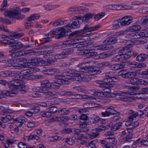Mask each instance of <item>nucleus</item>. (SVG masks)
<instances>
[{
    "instance_id": "nucleus-1",
    "label": "nucleus",
    "mask_w": 148,
    "mask_h": 148,
    "mask_svg": "<svg viewBox=\"0 0 148 148\" xmlns=\"http://www.w3.org/2000/svg\"><path fill=\"white\" fill-rule=\"evenodd\" d=\"M77 70L67 69L65 70V73L69 74L71 77H78L79 74L77 73L78 71L85 73H92L94 74H99L101 73V68L100 67L90 66L86 65L85 64H79L77 66Z\"/></svg>"
},
{
    "instance_id": "nucleus-2",
    "label": "nucleus",
    "mask_w": 148,
    "mask_h": 148,
    "mask_svg": "<svg viewBox=\"0 0 148 148\" xmlns=\"http://www.w3.org/2000/svg\"><path fill=\"white\" fill-rule=\"evenodd\" d=\"M108 91L104 90L105 92L100 91L99 90V92L97 93L96 96L106 98L115 97L119 96L120 97H118V98L119 99V100L121 101L130 102L132 101L133 100L132 98L129 97L123 96L122 95L123 93L121 91L114 92L112 93L111 92L110 89H108Z\"/></svg>"
},
{
    "instance_id": "nucleus-3",
    "label": "nucleus",
    "mask_w": 148,
    "mask_h": 148,
    "mask_svg": "<svg viewBox=\"0 0 148 148\" xmlns=\"http://www.w3.org/2000/svg\"><path fill=\"white\" fill-rule=\"evenodd\" d=\"M66 26L57 28L56 29H53L46 35V36H51L52 35H56L55 38L57 39H60L67 35V30L66 29Z\"/></svg>"
},
{
    "instance_id": "nucleus-4",
    "label": "nucleus",
    "mask_w": 148,
    "mask_h": 148,
    "mask_svg": "<svg viewBox=\"0 0 148 148\" xmlns=\"http://www.w3.org/2000/svg\"><path fill=\"white\" fill-rule=\"evenodd\" d=\"M5 14L6 16H9V18L12 17L13 18H16L18 20H22L25 17L24 15L22 14L18 10H13V11H6Z\"/></svg>"
},
{
    "instance_id": "nucleus-5",
    "label": "nucleus",
    "mask_w": 148,
    "mask_h": 148,
    "mask_svg": "<svg viewBox=\"0 0 148 148\" xmlns=\"http://www.w3.org/2000/svg\"><path fill=\"white\" fill-rule=\"evenodd\" d=\"M105 81L107 83L117 82L120 80L118 77L113 72H109L106 73L105 74Z\"/></svg>"
},
{
    "instance_id": "nucleus-6",
    "label": "nucleus",
    "mask_w": 148,
    "mask_h": 148,
    "mask_svg": "<svg viewBox=\"0 0 148 148\" xmlns=\"http://www.w3.org/2000/svg\"><path fill=\"white\" fill-rule=\"evenodd\" d=\"M23 85L22 80L14 79L9 83V87L13 89V90H17H17Z\"/></svg>"
},
{
    "instance_id": "nucleus-7",
    "label": "nucleus",
    "mask_w": 148,
    "mask_h": 148,
    "mask_svg": "<svg viewBox=\"0 0 148 148\" xmlns=\"http://www.w3.org/2000/svg\"><path fill=\"white\" fill-rule=\"evenodd\" d=\"M56 47L51 48L50 49L46 50L44 52V51H39L38 53L39 54H42L44 52L46 53L44 54V57L46 58H49L50 57L52 56V53H53L55 50L59 49L61 47V45H56Z\"/></svg>"
},
{
    "instance_id": "nucleus-8",
    "label": "nucleus",
    "mask_w": 148,
    "mask_h": 148,
    "mask_svg": "<svg viewBox=\"0 0 148 148\" xmlns=\"http://www.w3.org/2000/svg\"><path fill=\"white\" fill-rule=\"evenodd\" d=\"M130 40H126L122 41L124 43L127 44L126 46L122 47L121 48L119 51L118 53L119 54H121V55H123L125 56L126 58V54L127 53V50H129L132 46V44L130 43H128L130 42Z\"/></svg>"
},
{
    "instance_id": "nucleus-9",
    "label": "nucleus",
    "mask_w": 148,
    "mask_h": 148,
    "mask_svg": "<svg viewBox=\"0 0 148 148\" xmlns=\"http://www.w3.org/2000/svg\"><path fill=\"white\" fill-rule=\"evenodd\" d=\"M73 51V49L72 48H66L64 49L62 52L56 55V58L59 59H61L66 57L68 55L71 54Z\"/></svg>"
},
{
    "instance_id": "nucleus-10",
    "label": "nucleus",
    "mask_w": 148,
    "mask_h": 148,
    "mask_svg": "<svg viewBox=\"0 0 148 148\" xmlns=\"http://www.w3.org/2000/svg\"><path fill=\"white\" fill-rule=\"evenodd\" d=\"M106 129V127L103 125H101L98 126L97 128L95 129L96 132H93L91 134L88 135V139H92L97 137L99 134V132L104 130Z\"/></svg>"
},
{
    "instance_id": "nucleus-11",
    "label": "nucleus",
    "mask_w": 148,
    "mask_h": 148,
    "mask_svg": "<svg viewBox=\"0 0 148 148\" xmlns=\"http://www.w3.org/2000/svg\"><path fill=\"white\" fill-rule=\"evenodd\" d=\"M51 83L48 80L43 81L41 84L42 86L37 88L38 92H45V91L46 90V88H51Z\"/></svg>"
},
{
    "instance_id": "nucleus-12",
    "label": "nucleus",
    "mask_w": 148,
    "mask_h": 148,
    "mask_svg": "<svg viewBox=\"0 0 148 148\" xmlns=\"http://www.w3.org/2000/svg\"><path fill=\"white\" fill-rule=\"evenodd\" d=\"M23 46V44L18 40H12V43L10 46L14 47V48L10 51L14 52L18 51L20 49L22 48Z\"/></svg>"
},
{
    "instance_id": "nucleus-13",
    "label": "nucleus",
    "mask_w": 148,
    "mask_h": 148,
    "mask_svg": "<svg viewBox=\"0 0 148 148\" xmlns=\"http://www.w3.org/2000/svg\"><path fill=\"white\" fill-rule=\"evenodd\" d=\"M79 16L76 17L77 19H75L73 21L71 24H68L66 25V29H75L78 27L80 26L79 23L81 21L80 20Z\"/></svg>"
},
{
    "instance_id": "nucleus-14",
    "label": "nucleus",
    "mask_w": 148,
    "mask_h": 148,
    "mask_svg": "<svg viewBox=\"0 0 148 148\" xmlns=\"http://www.w3.org/2000/svg\"><path fill=\"white\" fill-rule=\"evenodd\" d=\"M78 42L72 39L64 41L62 44L65 47L72 46L73 48H77Z\"/></svg>"
},
{
    "instance_id": "nucleus-15",
    "label": "nucleus",
    "mask_w": 148,
    "mask_h": 148,
    "mask_svg": "<svg viewBox=\"0 0 148 148\" xmlns=\"http://www.w3.org/2000/svg\"><path fill=\"white\" fill-rule=\"evenodd\" d=\"M100 26L99 25H96L95 26L90 27L89 26V25H87L85 26L82 29L80 30V32H82L87 31L86 32L87 33L86 34H90L91 31H93L97 30V29L100 27Z\"/></svg>"
},
{
    "instance_id": "nucleus-16",
    "label": "nucleus",
    "mask_w": 148,
    "mask_h": 148,
    "mask_svg": "<svg viewBox=\"0 0 148 148\" xmlns=\"http://www.w3.org/2000/svg\"><path fill=\"white\" fill-rule=\"evenodd\" d=\"M43 60L42 58H32L30 59V64L36 66L42 65Z\"/></svg>"
},
{
    "instance_id": "nucleus-17",
    "label": "nucleus",
    "mask_w": 148,
    "mask_h": 148,
    "mask_svg": "<svg viewBox=\"0 0 148 148\" xmlns=\"http://www.w3.org/2000/svg\"><path fill=\"white\" fill-rule=\"evenodd\" d=\"M18 93L17 90L11 91L1 90L0 91V95L3 97L4 96L14 97Z\"/></svg>"
},
{
    "instance_id": "nucleus-18",
    "label": "nucleus",
    "mask_w": 148,
    "mask_h": 148,
    "mask_svg": "<svg viewBox=\"0 0 148 148\" xmlns=\"http://www.w3.org/2000/svg\"><path fill=\"white\" fill-rule=\"evenodd\" d=\"M127 65H129L134 68H141L146 66V64L144 63H138L134 61H127Z\"/></svg>"
},
{
    "instance_id": "nucleus-19",
    "label": "nucleus",
    "mask_w": 148,
    "mask_h": 148,
    "mask_svg": "<svg viewBox=\"0 0 148 148\" xmlns=\"http://www.w3.org/2000/svg\"><path fill=\"white\" fill-rule=\"evenodd\" d=\"M72 98L76 99H86L90 100V101H94V100H96V98L93 97L92 96L82 95L80 94H74Z\"/></svg>"
},
{
    "instance_id": "nucleus-20",
    "label": "nucleus",
    "mask_w": 148,
    "mask_h": 148,
    "mask_svg": "<svg viewBox=\"0 0 148 148\" xmlns=\"http://www.w3.org/2000/svg\"><path fill=\"white\" fill-rule=\"evenodd\" d=\"M23 64H17V65H15L14 66L20 67L21 68H29V65H28V64H30V59L28 58H23Z\"/></svg>"
},
{
    "instance_id": "nucleus-21",
    "label": "nucleus",
    "mask_w": 148,
    "mask_h": 148,
    "mask_svg": "<svg viewBox=\"0 0 148 148\" xmlns=\"http://www.w3.org/2000/svg\"><path fill=\"white\" fill-rule=\"evenodd\" d=\"M132 21L131 16H126L123 17L120 20V23L121 25H127L130 24Z\"/></svg>"
},
{
    "instance_id": "nucleus-22",
    "label": "nucleus",
    "mask_w": 148,
    "mask_h": 148,
    "mask_svg": "<svg viewBox=\"0 0 148 148\" xmlns=\"http://www.w3.org/2000/svg\"><path fill=\"white\" fill-rule=\"evenodd\" d=\"M56 79L54 81L58 84H66L67 81L65 80V77L62 75H56L55 76Z\"/></svg>"
},
{
    "instance_id": "nucleus-23",
    "label": "nucleus",
    "mask_w": 148,
    "mask_h": 148,
    "mask_svg": "<svg viewBox=\"0 0 148 148\" xmlns=\"http://www.w3.org/2000/svg\"><path fill=\"white\" fill-rule=\"evenodd\" d=\"M95 15L92 13H88L85 14L84 16H79L80 20L82 22L84 23H87L89 19L92 18Z\"/></svg>"
},
{
    "instance_id": "nucleus-24",
    "label": "nucleus",
    "mask_w": 148,
    "mask_h": 148,
    "mask_svg": "<svg viewBox=\"0 0 148 148\" xmlns=\"http://www.w3.org/2000/svg\"><path fill=\"white\" fill-rule=\"evenodd\" d=\"M84 54H88L90 57L96 56L97 55V53L95 52V49H86L83 50Z\"/></svg>"
},
{
    "instance_id": "nucleus-25",
    "label": "nucleus",
    "mask_w": 148,
    "mask_h": 148,
    "mask_svg": "<svg viewBox=\"0 0 148 148\" xmlns=\"http://www.w3.org/2000/svg\"><path fill=\"white\" fill-rule=\"evenodd\" d=\"M117 39L116 37H111L107 39L103 42V44H106V45H110L112 47L111 49L113 48V46L112 45L115 43L117 42Z\"/></svg>"
},
{
    "instance_id": "nucleus-26",
    "label": "nucleus",
    "mask_w": 148,
    "mask_h": 148,
    "mask_svg": "<svg viewBox=\"0 0 148 148\" xmlns=\"http://www.w3.org/2000/svg\"><path fill=\"white\" fill-rule=\"evenodd\" d=\"M112 47L110 45H106V44L103 45H99L95 46L94 47L95 49L97 50H107L111 49Z\"/></svg>"
},
{
    "instance_id": "nucleus-27",
    "label": "nucleus",
    "mask_w": 148,
    "mask_h": 148,
    "mask_svg": "<svg viewBox=\"0 0 148 148\" xmlns=\"http://www.w3.org/2000/svg\"><path fill=\"white\" fill-rule=\"evenodd\" d=\"M125 57L123 55H121V54H118L112 58L111 60L112 61L114 62H121L123 60H125Z\"/></svg>"
},
{
    "instance_id": "nucleus-28",
    "label": "nucleus",
    "mask_w": 148,
    "mask_h": 148,
    "mask_svg": "<svg viewBox=\"0 0 148 148\" xmlns=\"http://www.w3.org/2000/svg\"><path fill=\"white\" fill-rule=\"evenodd\" d=\"M78 43L79 44H78L77 50L82 51L83 53V50L85 49H84V47H85L86 46L85 45L86 44V42L84 41L82 42H78Z\"/></svg>"
},
{
    "instance_id": "nucleus-29",
    "label": "nucleus",
    "mask_w": 148,
    "mask_h": 148,
    "mask_svg": "<svg viewBox=\"0 0 148 148\" xmlns=\"http://www.w3.org/2000/svg\"><path fill=\"white\" fill-rule=\"evenodd\" d=\"M17 62V58L15 57H12L11 58L8 59V64H11V66L8 65L6 66V68H7V67H15L14 66L15 65L16 63Z\"/></svg>"
},
{
    "instance_id": "nucleus-30",
    "label": "nucleus",
    "mask_w": 148,
    "mask_h": 148,
    "mask_svg": "<svg viewBox=\"0 0 148 148\" xmlns=\"http://www.w3.org/2000/svg\"><path fill=\"white\" fill-rule=\"evenodd\" d=\"M147 57V55L140 54L136 57V60L139 62H142L145 60Z\"/></svg>"
},
{
    "instance_id": "nucleus-31",
    "label": "nucleus",
    "mask_w": 148,
    "mask_h": 148,
    "mask_svg": "<svg viewBox=\"0 0 148 148\" xmlns=\"http://www.w3.org/2000/svg\"><path fill=\"white\" fill-rule=\"evenodd\" d=\"M40 17V15L37 14H33L27 18L26 21L30 22L33 20L38 19Z\"/></svg>"
},
{
    "instance_id": "nucleus-32",
    "label": "nucleus",
    "mask_w": 148,
    "mask_h": 148,
    "mask_svg": "<svg viewBox=\"0 0 148 148\" xmlns=\"http://www.w3.org/2000/svg\"><path fill=\"white\" fill-rule=\"evenodd\" d=\"M64 21L59 19L56 20L54 22H51L50 24L53 25L55 27H57L63 25L64 23Z\"/></svg>"
},
{
    "instance_id": "nucleus-33",
    "label": "nucleus",
    "mask_w": 148,
    "mask_h": 148,
    "mask_svg": "<svg viewBox=\"0 0 148 148\" xmlns=\"http://www.w3.org/2000/svg\"><path fill=\"white\" fill-rule=\"evenodd\" d=\"M134 82L140 85H146L147 84V82L146 81L144 80L140 79L138 78L134 77Z\"/></svg>"
},
{
    "instance_id": "nucleus-34",
    "label": "nucleus",
    "mask_w": 148,
    "mask_h": 148,
    "mask_svg": "<svg viewBox=\"0 0 148 148\" xmlns=\"http://www.w3.org/2000/svg\"><path fill=\"white\" fill-rule=\"evenodd\" d=\"M55 58V59H49L46 61L43 60L42 65H49L57 61Z\"/></svg>"
},
{
    "instance_id": "nucleus-35",
    "label": "nucleus",
    "mask_w": 148,
    "mask_h": 148,
    "mask_svg": "<svg viewBox=\"0 0 148 148\" xmlns=\"http://www.w3.org/2000/svg\"><path fill=\"white\" fill-rule=\"evenodd\" d=\"M70 111L68 108H64L58 111V114L60 115H67L69 114Z\"/></svg>"
},
{
    "instance_id": "nucleus-36",
    "label": "nucleus",
    "mask_w": 148,
    "mask_h": 148,
    "mask_svg": "<svg viewBox=\"0 0 148 148\" xmlns=\"http://www.w3.org/2000/svg\"><path fill=\"white\" fill-rule=\"evenodd\" d=\"M138 53L136 52L133 51H129L127 50V53H126V58L125 60L130 58L131 56H136L138 55Z\"/></svg>"
},
{
    "instance_id": "nucleus-37",
    "label": "nucleus",
    "mask_w": 148,
    "mask_h": 148,
    "mask_svg": "<svg viewBox=\"0 0 148 148\" xmlns=\"http://www.w3.org/2000/svg\"><path fill=\"white\" fill-rule=\"evenodd\" d=\"M27 119L25 117H23L22 118H18L15 119V121L17 123H20L19 125V127H21L23 125V123L25 122Z\"/></svg>"
},
{
    "instance_id": "nucleus-38",
    "label": "nucleus",
    "mask_w": 148,
    "mask_h": 148,
    "mask_svg": "<svg viewBox=\"0 0 148 148\" xmlns=\"http://www.w3.org/2000/svg\"><path fill=\"white\" fill-rule=\"evenodd\" d=\"M136 75V73L135 72H126L125 78L130 79L132 77H135Z\"/></svg>"
},
{
    "instance_id": "nucleus-39",
    "label": "nucleus",
    "mask_w": 148,
    "mask_h": 148,
    "mask_svg": "<svg viewBox=\"0 0 148 148\" xmlns=\"http://www.w3.org/2000/svg\"><path fill=\"white\" fill-rule=\"evenodd\" d=\"M129 85H128V89H132L133 90H138L139 88L136 84L130 83L128 84Z\"/></svg>"
},
{
    "instance_id": "nucleus-40",
    "label": "nucleus",
    "mask_w": 148,
    "mask_h": 148,
    "mask_svg": "<svg viewBox=\"0 0 148 148\" xmlns=\"http://www.w3.org/2000/svg\"><path fill=\"white\" fill-rule=\"evenodd\" d=\"M141 28V27L140 25H135L130 27V30L132 32H136L139 30Z\"/></svg>"
},
{
    "instance_id": "nucleus-41",
    "label": "nucleus",
    "mask_w": 148,
    "mask_h": 148,
    "mask_svg": "<svg viewBox=\"0 0 148 148\" xmlns=\"http://www.w3.org/2000/svg\"><path fill=\"white\" fill-rule=\"evenodd\" d=\"M122 126V123L120 122L117 123L113 126L110 129L112 131H115L119 129Z\"/></svg>"
},
{
    "instance_id": "nucleus-42",
    "label": "nucleus",
    "mask_w": 148,
    "mask_h": 148,
    "mask_svg": "<svg viewBox=\"0 0 148 148\" xmlns=\"http://www.w3.org/2000/svg\"><path fill=\"white\" fill-rule=\"evenodd\" d=\"M145 32H139L136 33L134 34V38H140L145 37Z\"/></svg>"
},
{
    "instance_id": "nucleus-43",
    "label": "nucleus",
    "mask_w": 148,
    "mask_h": 148,
    "mask_svg": "<svg viewBox=\"0 0 148 148\" xmlns=\"http://www.w3.org/2000/svg\"><path fill=\"white\" fill-rule=\"evenodd\" d=\"M67 29L68 30L67 31V33L66 35L69 37L73 36L75 35L77 33H79L80 32V31H77L73 32L70 30V29Z\"/></svg>"
},
{
    "instance_id": "nucleus-44",
    "label": "nucleus",
    "mask_w": 148,
    "mask_h": 148,
    "mask_svg": "<svg viewBox=\"0 0 148 148\" xmlns=\"http://www.w3.org/2000/svg\"><path fill=\"white\" fill-rule=\"evenodd\" d=\"M109 113L110 115H113L116 114V113L118 114V115H119L120 113H117V112L114 109V108L112 107H110L109 108L106 109Z\"/></svg>"
},
{
    "instance_id": "nucleus-45",
    "label": "nucleus",
    "mask_w": 148,
    "mask_h": 148,
    "mask_svg": "<svg viewBox=\"0 0 148 148\" xmlns=\"http://www.w3.org/2000/svg\"><path fill=\"white\" fill-rule=\"evenodd\" d=\"M8 6V4L7 0H4L1 5V8L0 9V10L1 11L5 10Z\"/></svg>"
},
{
    "instance_id": "nucleus-46",
    "label": "nucleus",
    "mask_w": 148,
    "mask_h": 148,
    "mask_svg": "<svg viewBox=\"0 0 148 148\" xmlns=\"http://www.w3.org/2000/svg\"><path fill=\"white\" fill-rule=\"evenodd\" d=\"M105 15V13L104 12H100L96 15L94 17V19L95 21H97L100 18H102Z\"/></svg>"
},
{
    "instance_id": "nucleus-47",
    "label": "nucleus",
    "mask_w": 148,
    "mask_h": 148,
    "mask_svg": "<svg viewBox=\"0 0 148 148\" xmlns=\"http://www.w3.org/2000/svg\"><path fill=\"white\" fill-rule=\"evenodd\" d=\"M13 53L10 54V56L11 57H18L23 56V54L22 52L21 51H18L15 52V51L13 52Z\"/></svg>"
},
{
    "instance_id": "nucleus-48",
    "label": "nucleus",
    "mask_w": 148,
    "mask_h": 148,
    "mask_svg": "<svg viewBox=\"0 0 148 148\" xmlns=\"http://www.w3.org/2000/svg\"><path fill=\"white\" fill-rule=\"evenodd\" d=\"M58 45L57 44H54L53 45H46L44 46H42L41 47H40V48L42 49H46V50L47 49H50L51 48H55V47H56V45Z\"/></svg>"
},
{
    "instance_id": "nucleus-49",
    "label": "nucleus",
    "mask_w": 148,
    "mask_h": 148,
    "mask_svg": "<svg viewBox=\"0 0 148 148\" xmlns=\"http://www.w3.org/2000/svg\"><path fill=\"white\" fill-rule=\"evenodd\" d=\"M119 21H120L119 19H118L114 21V23L112 24V27L113 29H118L120 25L119 23Z\"/></svg>"
},
{
    "instance_id": "nucleus-50",
    "label": "nucleus",
    "mask_w": 148,
    "mask_h": 148,
    "mask_svg": "<svg viewBox=\"0 0 148 148\" xmlns=\"http://www.w3.org/2000/svg\"><path fill=\"white\" fill-rule=\"evenodd\" d=\"M61 138H62L61 137L56 136H54L50 137L49 138V140L50 142H52L56 140H60Z\"/></svg>"
},
{
    "instance_id": "nucleus-51",
    "label": "nucleus",
    "mask_w": 148,
    "mask_h": 148,
    "mask_svg": "<svg viewBox=\"0 0 148 148\" xmlns=\"http://www.w3.org/2000/svg\"><path fill=\"white\" fill-rule=\"evenodd\" d=\"M138 115V113L136 112L134 113V112H133L132 114L128 118V121L130 122H132L134 118H136Z\"/></svg>"
},
{
    "instance_id": "nucleus-52",
    "label": "nucleus",
    "mask_w": 148,
    "mask_h": 148,
    "mask_svg": "<svg viewBox=\"0 0 148 148\" xmlns=\"http://www.w3.org/2000/svg\"><path fill=\"white\" fill-rule=\"evenodd\" d=\"M99 65V66L101 68H104L107 67H109L110 68V64L108 62H106L100 63Z\"/></svg>"
},
{
    "instance_id": "nucleus-53",
    "label": "nucleus",
    "mask_w": 148,
    "mask_h": 148,
    "mask_svg": "<svg viewBox=\"0 0 148 148\" xmlns=\"http://www.w3.org/2000/svg\"><path fill=\"white\" fill-rule=\"evenodd\" d=\"M133 137V136L132 134H129L127 135L126 137L124 138L125 139L124 140L126 142H129L131 141H133L131 139Z\"/></svg>"
},
{
    "instance_id": "nucleus-54",
    "label": "nucleus",
    "mask_w": 148,
    "mask_h": 148,
    "mask_svg": "<svg viewBox=\"0 0 148 148\" xmlns=\"http://www.w3.org/2000/svg\"><path fill=\"white\" fill-rule=\"evenodd\" d=\"M97 56L99 58L101 59L108 57L109 56V54L107 53H103L98 54H97Z\"/></svg>"
},
{
    "instance_id": "nucleus-55",
    "label": "nucleus",
    "mask_w": 148,
    "mask_h": 148,
    "mask_svg": "<svg viewBox=\"0 0 148 148\" xmlns=\"http://www.w3.org/2000/svg\"><path fill=\"white\" fill-rule=\"evenodd\" d=\"M74 136L75 140H81L82 138H85V137L84 136L83 134H80L79 133L76 135H74Z\"/></svg>"
},
{
    "instance_id": "nucleus-56",
    "label": "nucleus",
    "mask_w": 148,
    "mask_h": 148,
    "mask_svg": "<svg viewBox=\"0 0 148 148\" xmlns=\"http://www.w3.org/2000/svg\"><path fill=\"white\" fill-rule=\"evenodd\" d=\"M49 111L51 113H55L57 112L58 110L57 107L55 106H52L49 108Z\"/></svg>"
},
{
    "instance_id": "nucleus-57",
    "label": "nucleus",
    "mask_w": 148,
    "mask_h": 148,
    "mask_svg": "<svg viewBox=\"0 0 148 148\" xmlns=\"http://www.w3.org/2000/svg\"><path fill=\"white\" fill-rule=\"evenodd\" d=\"M16 74L15 71H6V77H13Z\"/></svg>"
},
{
    "instance_id": "nucleus-58",
    "label": "nucleus",
    "mask_w": 148,
    "mask_h": 148,
    "mask_svg": "<svg viewBox=\"0 0 148 148\" xmlns=\"http://www.w3.org/2000/svg\"><path fill=\"white\" fill-rule=\"evenodd\" d=\"M141 75L143 78L148 79V69L142 72Z\"/></svg>"
},
{
    "instance_id": "nucleus-59",
    "label": "nucleus",
    "mask_w": 148,
    "mask_h": 148,
    "mask_svg": "<svg viewBox=\"0 0 148 148\" xmlns=\"http://www.w3.org/2000/svg\"><path fill=\"white\" fill-rule=\"evenodd\" d=\"M26 86L24 84L21 86L17 90L20 91L22 93H24L26 91Z\"/></svg>"
},
{
    "instance_id": "nucleus-60",
    "label": "nucleus",
    "mask_w": 148,
    "mask_h": 148,
    "mask_svg": "<svg viewBox=\"0 0 148 148\" xmlns=\"http://www.w3.org/2000/svg\"><path fill=\"white\" fill-rule=\"evenodd\" d=\"M119 65L118 64H116L112 65H110V68L113 70H117L119 69Z\"/></svg>"
},
{
    "instance_id": "nucleus-61",
    "label": "nucleus",
    "mask_w": 148,
    "mask_h": 148,
    "mask_svg": "<svg viewBox=\"0 0 148 148\" xmlns=\"http://www.w3.org/2000/svg\"><path fill=\"white\" fill-rule=\"evenodd\" d=\"M42 92L45 93V95L49 96L50 97H51L55 95L56 94L55 92L51 91L46 92L45 91V92Z\"/></svg>"
},
{
    "instance_id": "nucleus-62",
    "label": "nucleus",
    "mask_w": 148,
    "mask_h": 148,
    "mask_svg": "<svg viewBox=\"0 0 148 148\" xmlns=\"http://www.w3.org/2000/svg\"><path fill=\"white\" fill-rule=\"evenodd\" d=\"M23 35L24 33H19L12 35L10 36V37L12 38H18L21 37L22 36H23Z\"/></svg>"
},
{
    "instance_id": "nucleus-63",
    "label": "nucleus",
    "mask_w": 148,
    "mask_h": 148,
    "mask_svg": "<svg viewBox=\"0 0 148 148\" xmlns=\"http://www.w3.org/2000/svg\"><path fill=\"white\" fill-rule=\"evenodd\" d=\"M97 82H99V85H97V86L100 87H106L107 86H109L108 85L109 84H106L105 83H103L102 81H97Z\"/></svg>"
},
{
    "instance_id": "nucleus-64",
    "label": "nucleus",
    "mask_w": 148,
    "mask_h": 148,
    "mask_svg": "<svg viewBox=\"0 0 148 148\" xmlns=\"http://www.w3.org/2000/svg\"><path fill=\"white\" fill-rule=\"evenodd\" d=\"M66 142L70 145H72L74 142L73 139L71 138H66Z\"/></svg>"
}]
</instances>
